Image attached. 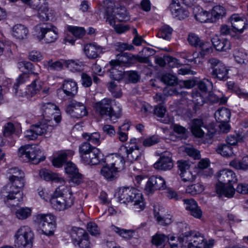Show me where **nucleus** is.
Returning a JSON list of instances; mask_svg holds the SVG:
<instances>
[{"label":"nucleus","instance_id":"f257e3e1","mask_svg":"<svg viewBox=\"0 0 248 248\" xmlns=\"http://www.w3.org/2000/svg\"><path fill=\"white\" fill-rule=\"evenodd\" d=\"M25 177L10 180L0 192L1 197L8 206H17L23 201V194L22 189L25 185Z\"/></svg>","mask_w":248,"mask_h":248},{"label":"nucleus","instance_id":"f03ea898","mask_svg":"<svg viewBox=\"0 0 248 248\" xmlns=\"http://www.w3.org/2000/svg\"><path fill=\"white\" fill-rule=\"evenodd\" d=\"M217 177L218 183L216 186L217 193L219 196L232 197L235 191L232 185L237 182L234 172L231 170L224 169L219 171Z\"/></svg>","mask_w":248,"mask_h":248},{"label":"nucleus","instance_id":"7ed1b4c3","mask_svg":"<svg viewBox=\"0 0 248 248\" xmlns=\"http://www.w3.org/2000/svg\"><path fill=\"white\" fill-rule=\"evenodd\" d=\"M118 201L121 203L127 204L134 202V207L137 211H140L145 207L142 193L133 187H121L116 193Z\"/></svg>","mask_w":248,"mask_h":248},{"label":"nucleus","instance_id":"20e7f679","mask_svg":"<svg viewBox=\"0 0 248 248\" xmlns=\"http://www.w3.org/2000/svg\"><path fill=\"white\" fill-rule=\"evenodd\" d=\"M113 101L105 98L94 104L93 108L95 112L102 117L119 118L120 117L122 108L120 106L113 105Z\"/></svg>","mask_w":248,"mask_h":248},{"label":"nucleus","instance_id":"39448f33","mask_svg":"<svg viewBox=\"0 0 248 248\" xmlns=\"http://www.w3.org/2000/svg\"><path fill=\"white\" fill-rule=\"evenodd\" d=\"M81 161L85 165H96L100 162V150L88 142H82L78 147Z\"/></svg>","mask_w":248,"mask_h":248},{"label":"nucleus","instance_id":"423d86ee","mask_svg":"<svg viewBox=\"0 0 248 248\" xmlns=\"http://www.w3.org/2000/svg\"><path fill=\"white\" fill-rule=\"evenodd\" d=\"M54 28L51 24H39L34 27V35L39 41H43L45 43L54 42L58 38Z\"/></svg>","mask_w":248,"mask_h":248},{"label":"nucleus","instance_id":"0eeeda50","mask_svg":"<svg viewBox=\"0 0 248 248\" xmlns=\"http://www.w3.org/2000/svg\"><path fill=\"white\" fill-rule=\"evenodd\" d=\"M183 240L187 243V248H211L215 243L212 239L205 241L199 232L195 231L185 232Z\"/></svg>","mask_w":248,"mask_h":248},{"label":"nucleus","instance_id":"6e6552de","mask_svg":"<svg viewBox=\"0 0 248 248\" xmlns=\"http://www.w3.org/2000/svg\"><path fill=\"white\" fill-rule=\"evenodd\" d=\"M16 248H32L34 240V234L27 226L20 227L16 232L15 236Z\"/></svg>","mask_w":248,"mask_h":248},{"label":"nucleus","instance_id":"1a4fd4ad","mask_svg":"<svg viewBox=\"0 0 248 248\" xmlns=\"http://www.w3.org/2000/svg\"><path fill=\"white\" fill-rule=\"evenodd\" d=\"M41 151L35 145L27 144L21 146L18 151V156L22 159L23 161H32L33 164H38L44 160L41 157Z\"/></svg>","mask_w":248,"mask_h":248},{"label":"nucleus","instance_id":"9d476101","mask_svg":"<svg viewBox=\"0 0 248 248\" xmlns=\"http://www.w3.org/2000/svg\"><path fill=\"white\" fill-rule=\"evenodd\" d=\"M208 69L213 78L225 81L229 78L228 71L225 64L219 60L211 58L208 61Z\"/></svg>","mask_w":248,"mask_h":248},{"label":"nucleus","instance_id":"9b49d317","mask_svg":"<svg viewBox=\"0 0 248 248\" xmlns=\"http://www.w3.org/2000/svg\"><path fill=\"white\" fill-rule=\"evenodd\" d=\"M54 129L50 124L39 123L31 125L30 128L24 132V137L27 140H35L39 136H50Z\"/></svg>","mask_w":248,"mask_h":248},{"label":"nucleus","instance_id":"f8f14e48","mask_svg":"<svg viewBox=\"0 0 248 248\" xmlns=\"http://www.w3.org/2000/svg\"><path fill=\"white\" fill-rule=\"evenodd\" d=\"M41 110L43 116L50 123L53 120L58 124L61 121V114L58 107L54 103L47 102L43 103L41 106Z\"/></svg>","mask_w":248,"mask_h":248},{"label":"nucleus","instance_id":"ddd939ff","mask_svg":"<svg viewBox=\"0 0 248 248\" xmlns=\"http://www.w3.org/2000/svg\"><path fill=\"white\" fill-rule=\"evenodd\" d=\"M119 152L121 155H125L126 159L130 162L140 160L142 155V152L138 145H122L119 149Z\"/></svg>","mask_w":248,"mask_h":248},{"label":"nucleus","instance_id":"4468645a","mask_svg":"<svg viewBox=\"0 0 248 248\" xmlns=\"http://www.w3.org/2000/svg\"><path fill=\"white\" fill-rule=\"evenodd\" d=\"M25 4H28L31 8L38 12V16L42 20L48 19L46 12H48L47 3L46 0H20Z\"/></svg>","mask_w":248,"mask_h":248},{"label":"nucleus","instance_id":"2eb2a0df","mask_svg":"<svg viewBox=\"0 0 248 248\" xmlns=\"http://www.w3.org/2000/svg\"><path fill=\"white\" fill-rule=\"evenodd\" d=\"M66 112L71 117L76 118H82L88 114L85 105L76 100L70 102L66 108Z\"/></svg>","mask_w":248,"mask_h":248},{"label":"nucleus","instance_id":"dca6fc26","mask_svg":"<svg viewBox=\"0 0 248 248\" xmlns=\"http://www.w3.org/2000/svg\"><path fill=\"white\" fill-rule=\"evenodd\" d=\"M166 187L165 180L161 176L153 175L151 176L144 188L147 194L152 193L155 190L164 189Z\"/></svg>","mask_w":248,"mask_h":248},{"label":"nucleus","instance_id":"f3484780","mask_svg":"<svg viewBox=\"0 0 248 248\" xmlns=\"http://www.w3.org/2000/svg\"><path fill=\"white\" fill-rule=\"evenodd\" d=\"M50 202L54 209L58 211L64 210L71 207L74 203V198H64L62 196L52 195Z\"/></svg>","mask_w":248,"mask_h":248},{"label":"nucleus","instance_id":"a211bd4d","mask_svg":"<svg viewBox=\"0 0 248 248\" xmlns=\"http://www.w3.org/2000/svg\"><path fill=\"white\" fill-rule=\"evenodd\" d=\"M39 226L43 233L46 235H52L56 227L55 219L54 218H40Z\"/></svg>","mask_w":248,"mask_h":248},{"label":"nucleus","instance_id":"6ab92c4d","mask_svg":"<svg viewBox=\"0 0 248 248\" xmlns=\"http://www.w3.org/2000/svg\"><path fill=\"white\" fill-rule=\"evenodd\" d=\"M135 55L128 53H124L117 55V59L110 62V64L129 66L134 63Z\"/></svg>","mask_w":248,"mask_h":248},{"label":"nucleus","instance_id":"aec40b11","mask_svg":"<svg viewBox=\"0 0 248 248\" xmlns=\"http://www.w3.org/2000/svg\"><path fill=\"white\" fill-rule=\"evenodd\" d=\"M126 157L124 155H122L119 152L118 154L113 155L111 156L108 157V162L109 165L117 170L118 171L124 168Z\"/></svg>","mask_w":248,"mask_h":248},{"label":"nucleus","instance_id":"412c9836","mask_svg":"<svg viewBox=\"0 0 248 248\" xmlns=\"http://www.w3.org/2000/svg\"><path fill=\"white\" fill-rule=\"evenodd\" d=\"M173 166L171 157L164 155H161L158 160L154 164V167L158 170H170Z\"/></svg>","mask_w":248,"mask_h":248},{"label":"nucleus","instance_id":"4be33fe9","mask_svg":"<svg viewBox=\"0 0 248 248\" xmlns=\"http://www.w3.org/2000/svg\"><path fill=\"white\" fill-rule=\"evenodd\" d=\"M169 9L172 16L179 20L184 19L189 16V12L187 10L181 7L178 3L174 2L173 0L170 4Z\"/></svg>","mask_w":248,"mask_h":248},{"label":"nucleus","instance_id":"5701e85b","mask_svg":"<svg viewBox=\"0 0 248 248\" xmlns=\"http://www.w3.org/2000/svg\"><path fill=\"white\" fill-rule=\"evenodd\" d=\"M183 201L186 210L190 212L194 217H202V212L197 202L193 199H183Z\"/></svg>","mask_w":248,"mask_h":248},{"label":"nucleus","instance_id":"b1692460","mask_svg":"<svg viewBox=\"0 0 248 248\" xmlns=\"http://www.w3.org/2000/svg\"><path fill=\"white\" fill-rule=\"evenodd\" d=\"M233 32L242 33L246 29L245 21L237 14L232 15L230 17Z\"/></svg>","mask_w":248,"mask_h":248},{"label":"nucleus","instance_id":"393cba45","mask_svg":"<svg viewBox=\"0 0 248 248\" xmlns=\"http://www.w3.org/2000/svg\"><path fill=\"white\" fill-rule=\"evenodd\" d=\"M84 52L89 59H95L102 53L103 48L95 43L88 44L84 46Z\"/></svg>","mask_w":248,"mask_h":248},{"label":"nucleus","instance_id":"a878e982","mask_svg":"<svg viewBox=\"0 0 248 248\" xmlns=\"http://www.w3.org/2000/svg\"><path fill=\"white\" fill-rule=\"evenodd\" d=\"M39 175L41 178L47 181H51L60 184L64 183V180L62 178L46 169H42L40 170Z\"/></svg>","mask_w":248,"mask_h":248},{"label":"nucleus","instance_id":"bb28decb","mask_svg":"<svg viewBox=\"0 0 248 248\" xmlns=\"http://www.w3.org/2000/svg\"><path fill=\"white\" fill-rule=\"evenodd\" d=\"M106 12L108 15L111 14L112 13H114L116 16V18L119 21H126L130 19L129 14L125 8L123 6H120L114 10L107 8Z\"/></svg>","mask_w":248,"mask_h":248},{"label":"nucleus","instance_id":"cd10ccee","mask_svg":"<svg viewBox=\"0 0 248 248\" xmlns=\"http://www.w3.org/2000/svg\"><path fill=\"white\" fill-rule=\"evenodd\" d=\"M211 41L212 45L217 51H227L231 49V43L227 39L219 38L218 36H215Z\"/></svg>","mask_w":248,"mask_h":248},{"label":"nucleus","instance_id":"c85d7f7f","mask_svg":"<svg viewBox=\"0 0 248 248\" xmlns=\"http://www.w3.org/2000/svg\"><path fill=\"white\" fill-rule=\"evenodd\" d=\"M62 90L67 96L73 97L78 92L77 84L71 79L65 80L62 84Z\"/></svg>","mask_w":248,"mask_h":248},{"label":"nucleus","instance_id":"c756f323","mask_svg":"<svg viewBox=\"0 0 248 248\" xmlns=\"http://www.w3.org/2000/svg\"><path fill=\"white\" fill-rule=\"evenodd\" d=\"M205 128L202 120L199 119H195L192 120L191 130L192 134L198 138H202L204 136L205 131L202 129Z\"/></svg>","mask_w":248,"mask_h":248},{"label":"nucleus","instance_id":"7c9ffc66","mask_svg":"<svg viewBox=\"0 0 248 248\" xmlns=\"http://www.w3.org/2000/svg\"><path fill=\"white\" fill-rule=\"evenodd\" d=\"M43 82L38 79H34L31 85H29L28 88L25 92L24 95H27L28 97H32L39 93L42 89ZM23 96V94L20 95Z\"/></svg>","mask_w":248,"mask_h":248},{"label":"nucleus","instance_id":"2f4dec72","mask_svg":"<svg viewBox=\"0 0 248 248\" xmlns=\"http://www.w3.org/2000/svg\"><path fill=\"white\" fill-rule=\"evenodd\" d=\"M28 33V28L23 25L16 24L13 27L12 35L17 39H24Z\"/></svg>","mask_w":248,"mask_h":248},{"label":"nucleus","instance_id":"473e14b6","mask_svg":"<svg viewBox=\"0 0 248 248\" xmlns=\"http://www.w3.org/2000/svg\"><path fill=\"white\" fill-rule=\"evenodd\" d=\"M117 170L112 168L110 165L107 164L101 170V175L108 181H113L117 178L118 174Z\"/></svg>","mask_w":248,"mask_h":248},{"label":"nucleus","instance_id":"72a5a7b5","mask_svg":"<svg viewBox=\"0 0 248 248\" xmlns=\"http://www.w3.org/2000/svg\"><path fill=\"white\" fill-rule=\"evenodd\" d=\"M231 115L230 110L226 108L218 109L215 113V118L219 123H228Z\"/></svg>","mask_w":248,"mask_h":248},{"label":"nucleus","instance_id":"f704fd0d","mask_svg":"<svg viewBox=\"0 0 248 248\" xmlns=\"http://www.w3.org/2000/svg\"><path fill=\"white\" fill-rule=\"evenodd\" d=\"M65 181L64 183L60 184L61 185L57 187L53 195L57 196H62L64 198H65L67 199L69 198H74L72 196V192L70 187L65 185Z\"/></svg>","mask_w":248,"mask_h":248},{"label":"nucleus","instance_id":"c9c22d12","mask_svg":"<svg viewBox=\"0 0 248 248\" xmlns=\"http://www.w3.org/2000/svg\"><path fill=\"white\" fill-rule=\"evenodd\" d=\"M65 60L63 59L54 62L49 60L45 62V66L48 71H60L65 66Z\"/></svg>","mask_w":248,"mask_h":248},{"label":"nucleus","instance_id":"e433bc0d","mask_svg":"<svg viewBox=\"0 0 248 248\" xmlns=\"http://www.w3.org/2000/svg\"><path fill=\"white\" fill-rule=\"evenodd\" d=\"M109 76L111 79L120 81L123 78L124 72L121 66L117 64H110Z\"/></svg>","mask_w":248,"mask_h":248},{"label":"nucleus","instance_id":"4c0bfd02","mask_svg":"<svg viewBox=\"0 0 248 248\" xmlns=\"http://www.w3.org/2000/svg\"><path fill=\"white\" fill-rule=\"evenodd\" d=\"M15 132V127L14 124L10 122L7 123L4 126L3 135L6 138L11 137L13 139L11 141L7 140L8 144L10 146H13L15 145V140L14 139L13 134Z\"/></svg>","mask_w":248,"mask_h":248},{"label":"nucleus","instance_id":"58836bf2","mask_svg":"<svg viewBox=\"0 0 248 248\" xmlns=\"http://www.w3.org/2000/svg\"><path fill=\"white\" fill-rule=\"evenodd\" d=\"M82 137L86 140V142L94 145L98 146L101 143L100 135L99 132L83 133Z\"/></svg>","mask_w":248,"mask_h":248},{"label":"nucleus","instance_id":"ea45409f","mask_svg":"<svg viewBox=\"0 0 248 248\" xmlns=\"http://www.w3.org/2000/svg\"><path fill=\"white\" fill-rule=\"evenodd\" d=\"M65 66L73 72H80L83 70V64L78 60H65Z\"/></svg>","mask_w":248,"mask_h":248},{"label":"nucleus","instance_id":"a19ab883","mask_svg":"<svg viewBox=\"0 0 248 248\" xmlns=\"http://www.w3.org/2000/svg\"><path fill=\"white\" fill-rule=\"evenodd\" d=\"M227 101V98L224 96L218 97L213 93L209 92L206 96V102L211 104L218 103L219 105L225 104Z\"/></svg>","mask_w":248,"mask_h":248},{"label":"nucleus","instance_id":"79ce46f5","mask_svg":"<svg viewBox=\"0 0 248 248\" xmlns=\"http://www.w3.org/2000/svg\"><path fill=\"white\" fill-rule=\"evenodd\" d=\"M70 234L74 243L76 242L78 240H80L83 238L85 236L88 235V233L84 229L76 227H73L72 228Z\"/></svg>","mask_w":248,"mask_h":248},{"label":"nucleus","instance_id":"37998d69","mask_svg":"<svg viewBox=\"0 0 248 248\" xmlns=\"http://www.w3.org/2000/svg\"><path fill=\"white\" fill-rule=\"evenodd\" d=\"M230 165L237 170H248V156L244 157L241 161L233 160L230 163Z\"/></svg>","mask_w":248,"mask_h":248},{"label":"nucleus","instance_id":"c03bdc74","mask_svg":"<svg viewBox=\"0 0 248 248\" xmlns=\"http://www.w3.org/2000/svg\"><path fill=\"white\" fill-rule=\"evenodd\" d=\"M226 85L229 90L235 92L240 98L248 99V93L240 89L233 81L227 82Z\"/></svg>","mask_w":248,"mask_h":248},{"label":"nucleus","instance_id":"a18cd8bd","mask_svg":"<svg viewBox=\"0 0 248 248\" xmlns=\"http://www.w3.org/2000/svg\"><path fill=\"white\" fill-rule=\"evenodd\" d=\"M6 175L9 180L18 178L19 176L25 177L24 172L16 167L9 169L7 170Z\"/></svg>","mask_w":248,"mask_h":248},{"label":"nucleus","instance_id":"49530a36","mask_svg":"<svg viewBox=\"0 0 248 248\" xmlns=\"http://www.w3.org/2000/svg\"><path fill=\"white\" fill-rule=\"evenodd\" d=\"M216 151L218 154L225 157L230 156L233 154L232 147L226 144L218 145Z\"/></svg>","mask_w":248,"mask_h":248},{"label":"nucleus","instance_id":"de8ad7c7","mask_svg":"<svg viewBox=\"0 0 248 248\" xmlns=\"http://www.w3.org/2000/svg\"><path fill=\"white\" fill-rule=\"evenodd\" d=\"M204 189L203 185L200 183L192 185L187 186L186 188V193L192 195H195L202 193Z\"/></svg>","mask_w":248,"mask_h":248},{"label":"nucleus","instance_id":"09e8293b","mask_svg":"<svg viewBox=\"0 0 248 248\" xmlns=\"http://www.w3.org/2000/svg\"><path fill=\"white\" fill-rule=\"evenodd\" d=\"M172 32V29L169 26L165 25L163 26L157 33V36L166 40L170 38Z\"/></svg>","mask_w":248,"mask_h":248},{"label":"nucleus","instance_id":"8fccbe9b","mask_svg":"<svg viewBox=\"0 0 248 248\" xmlns=\"http://www.w3.org/2000/svg\"><path fill=\"white\" fill-rule=\"evenodd\" d=\"M233 56L238 63H244L247 59V54L243 49H235L233 51Z\"/></svg>","mask_w":248,"mask_h":248},{"label":"nucleus","instance_id":"3c124183","mask_svg":"<svg viewBox=\"0 0 248 248\" xmlns=\"http://www.w3.org/2000/svg\"><path fill=\"white\" fill-rule=\"evenodd\" d=\"M167 238L163 234L156 233L152 237V243L159 248H163Z\"/></svg>","mask_w":248,"mask_h":248},{"label":"nucleus","instance_id":"603ef678","mask_svg":"<svg viewBox=\"0 0 248 248\" xmlns=\"http://www.w3.org/2000/svg\"><path fill=\"white\" fill-rule=\"evenodd\" d=\"M192 101L197 106H202L206 102V99L203 95L197 91H193L191 93Z\"/></svg>","mask_w":248,"mask_h":248},{"label":"nucleus","instance_id":"864d4df0","mask_svg":"<svg viewBox=\"0 0 248 248\" xmlns=\"http://www.w3.org/2000/svg\"><path fill=\"white\" fill-rule=\"evenodd\" d=\"M67 154L62 152L52 160L53 165L56 167H61L67 160Z\"/></svg>","mask_w":248,"mask_h":248},{"label":"nucleus","instance_id":"5fc2aeb1","mask_svg":"<svg viewBox=\"0 0 248 248\" xmlns=\"http://www.w3.org/2000/svg\"><path fill=\"white\" fill-rule=\"evenodd\" d=\"M154 214L155 217H165L167 216H173L171 212L164 209L160 206H155L154 207Z\"/></svg>","mask_w":248,"mask_h":248},{"label":"nucleus","instance_id":"6e6d98bb","mask_svg":"<svg viewBox=\"0 0 248 248\" xmlns=\"http://www.w3.org/2000/svg\"><path fill=\"white\" fill-rule=\"evenodd\" d=\"M198 87L202 92H206L212 90L213 84L210 80L204 78L199 82Z\"/></svg>","mask_w":248,"mask_h":248},{"label":"nucleus","instance_id":"4d7b16f0","mask_svg":"<svg viewBox=\"0 0 248 248\" xmlns=\"http://www.w3.org/2000/svg\"><path fill=\"white\" fill-rule=\"evenodd\" d=\"M68 30L76 38H80L85 34V30L83 28L75 26L68 27Z\"/></svg>","mask_w":248,"mask_h":248},{"label":"nucleus","instance_id":"13d9d810","mask_svg":"<svg viewBox=\"0 0 248 248\" xmlns=\"http://www.w3.org/2000/svg\"><path fill=\"white\" fill-rule=\"evenodd\" d=\"M113 230L120 236L125 238L130 239L133 236V231L131 230H124L117 227H113Z\"/></svg>","mask_w":248,"mask_h":248},{"label":"nucleus","instance_id":"bf43d9fd","mask_svg":"<svg viewBox=\"0 0 248 248\" xmlns=\"http://www.w3.org/2000/svg\"><path fill=\"white\" fill-rule=\"evenodd\" d=\"M108 89L113 97L119 98L121 96L122 93L121 90L114 82L110 81L109 82Z\"/></svg>","mask_w":248,"mask_h":248},{"label":"nucleus","instance_id":"052dcab7","mask_svg":"<svg viewBox=\"0 0 248 248\" xmlns=\"http://www.w3.org/2000/svg\"><path fill=\"white\" fill-rule=\"evenodd\" d=\"M187 40L190 45L196 48H198L202 41L197 35L194 33H189Z\"/></svg>","mask_w":248,"mask_h":248},{"label":"nucleus","instance_id":"680f3d73","mask_svg":"<svg viewBox=\"0 0 248 248\" xmlns=\"http://www.w3.org/2000/svg\"><path fill=\"white\" fill-rule=\"evenodd\" d=\"M162 81L166 84L170 86H173L177 82V78L170 74H166L162 76Z\"/></svg>","mask_w":248,"mask_h":248},{"label":"nucleus","instance_id":"e2e57ef3","mask_svg":"<svg viewBox=\"0 0 248 248\" xmlns=\"http://www.w3.org/2000/svg\"><path fill=\"white\" fill-rule=\"evenodd\" d=\"M19 68L24 72H31V73L37 75L34 71V66L32 63L29 62H21L18 63Z\"/></svg>","mask_w":248,"mask_h":248},{"label":"nucleus","instance_id":"0e129e2a","mask_svg":"<svg viewBox=\"0 0 248 248\" xmlns=\"http://www.w3.org/2000/svg\"><path fill=\"white\" fill-rule=\"evenodd\" d=\"M185 152L188 155L195 159H199L201 157L200 152L192 146L186 147Z\"/></svg>","mask_w":248,"mask_h":248},{"label":"nucleus","instance_id":"69168bd1","mask_svg":"<svg viewBox=\"0 0 248 248\" xmlns=\"http://www.w3.org/2000/svg\"><path fill=\"white\" fill-rule=\"evenodd\" d=\"M74 244L75 246H78V248H91L89 235L85 236L84 237L80 240H77Z\"/></svg>","mask_w":248,"mask_h":248},{"label":"nucleus","instance_id":"338daca9","mask_svg":"<svg viewBox=\"0 0 248 248\" xmlns=\"http://www.w3.org/2000/svg\"><path fill=\"white\" fill-rule=\"evenodd\" d=\"M87 229L92 235L98 236L100 234V230L97 224L93 222H90L87 224Z\"/></svg>","mask_w":248,"mask_h":248},{"label":"nucleus","instance_id":"774afa93","mask_svg":"<svg viewBox=\"0 0 248 248\" xmlns=\"http://www.w3.org/2000/svg\"><path fill=\"white\" fill-rule=\"evenodd\" d=\"M128 80L133 83L138 82L140 78V75L138 72L135 71H130L125 73Z\"/></svg>","mask_w":248,"mask_h":248}]
</instances>
